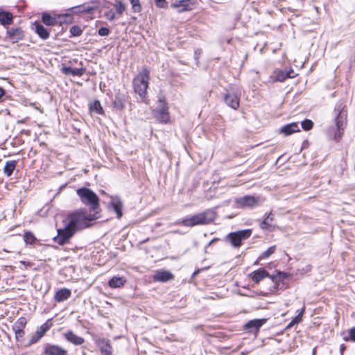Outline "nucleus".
Here are the masks:
<instances>
[{
  "mask_svg": "<svg viewBox=\"0 0 355 355\" xmlns=\"http://www.w3.org/2000/svg\"><path fill=\"white\" fill-rule=\"evenodd\" d=\"M44 355H68L67 351L62 347L47 343L44 347Z\"/></svg>",
  "mask_w": 355,
  "mask_h": 355,
  "instance_id": "14",
  "label": "nucleus"
},
{
  "mask_svg": "<svg viewBox=\"0 0 355 355\" xmlns=\"http://www.w3.org/2000/svg\"><path fill=\"white\" fill-rule=\"evenodd\" d=\"M110 205L112 206V209L116 214L117 218H121L123 214H122V209H123V203L119 198L118 197H112L111 198V202Z\"/></svg>",
  "mask_w": 355,
  "mask_h": 355,
  "instance_id": "18",
  "label": "nucleus"
},
{
  "mask_svg": "<svg viewBox=\"0 0 355 355\" xmlns=\"http://www.w3.org/2000/svg\"><path fill=\"white\" fill-rule=\"evenodd\" d=\"M276 247L275 245H272L267 250L264 251L259 256V259H263L269 257L270 255H272L275 252Z\"/></svg>",
  "mask_w": 355,
  "mask_h": 355,
  "instance_id": "33",
  "label": "nucleus"
},
{
  "mask_svg": "<svg viewBox=\"0 0 355 355\" xmlns=\"http://www.w3.org/2000/svg\"><path fill=\"white\" fill-rule=\"evenodd\" d=\"M266 319H255L249 321L245 327L248 329H254L255 331H258L259 328L266 323Z\"/></svg>",
  "mask_w": 355,
  "mask_h": 355,
  "instance_id": "24",
  "label": "nucleus"
},
{
  "mask_svg": "<svg viewBox=\"0 0 355 355\" xmlns=\"http://www.w3.org/2000/svg\"><path fill=\"white\" fill-rule=\"evenodd\" d=\"M13 22V15L12 13L6 11L0 12V24L3 26L11 25Z\"/></svg>",
  "mask_w": 355,
  "mask_h": 355,
  "instance_id": "23",
  "label": "nucleus"
},
{
  "mask_svg": "<svg viewBox=\"0 0 355 355\" xmlns=\"http://www.w3.org/2000/svg\"><path fill=\"white\" fill-rule=\"evenodd\" d=\"M128 101V96L122 92H118L114 96L113 101V106L118 110H123L125 108V103Z\"/></svg>",
  "mask_w": 355,
  "mask_h": 355,
  "instance_id": "16",
  "label": "nucleus"
},
{
  "mask_svg": "<svg viewBox=\"0 0 355 355\" xmlns=\"http://www.w3.org/2000/svg\"><path fill=\"white\" fill-rule=\"evenodd\" d=\"M168 106L164 100L159 98L157 110H154V116L161 123H167L169 121V112Z\"/></svg>",
  "mask_w": 355,
  "mask_h": 355,
  "instance_id": "6",
  "label": "nucleus"
},
{
  "mask_svg": "<svg viewBox=\"0 0 355 355\" xmlns=\"http://www.w3.org/2000/svg\"><path fill=\"white\" fill-rule=\"evenodd\" d=\"M155 4L158 8H164L166 7V0H155Z\"/></svg>",
  "mask_w": 355,
  "mask_h": 355,
  "instance_id": "42",
  "label": "nucleus"
},
{
  "mask_svg": "<svg viewBox=\"0 0 355 355\" xmlns=\"http://www.w3.org/2000/svg\"><path fill=\"white\" fill-rule=\"evenodd\" d=\"M5 95V90L0 87V99Z\"/></svg>",
  "mask_w": 355,
  "mask_h": 355,
  "instance_id": "45",
  "label": "nucleus"
},
{
  "mask_svg": "<svg viewBox=\"0 0 355 355\" xmlns=\"http://www.w3.org/2000/svg\"><path fill=\"white\" fill-rule=\"evenodd\" d=\"M302 316H301L300 315L297 314V315L295 316V318L292 320V322L289 324V327L293 325V324H297V323L300 322L301 320H302Z\"/></svg>",
  "mask_w": 355,
  "mask_h": 355,
  "instance_id": "43",
  "label": "nucleus"
},
{
  "mask_svg": "<svg viewBox=\"0 0 355 355\" xmlns=\"http://www.w3.org/2000/svg\"><path fill=\"white\" fill-rule=\"evenodd\" d=\"M70 33L73 36H80L83 31L79 26H73L70 28Z\"/></svg>",
  "mask_w": 355,
  "mask_h": 355,
  "instance_id": "38",
  "label": "nucleus"
},
{
  "mask_svg": "<svg viewBox=\"0 0 355 355\" xmlns=\"http://www.w3.org/2000/svg\"><path fill=\"white\" fill-rule=\"evenodd\" d=\"M105 16L110 21H113L116 17L114 12L112 10L106 12L105 13Z\"/></svg>",
  "mask_w": 355,
  "mask_h": 355,
  "instance_id": "40",
  "label": "nucleus"
},
{
  "mask_svg": "<svg viewBox=\"0 0 355 355\" xmlns=\"http://www.w3.org/2000/svg\"><path fill=\"white\" fill-rule=\"evenodd\" d=\"M301 125H302V128L304 130L307 131V130H311L313 128V123L312 121H311L309 119H305L304 121H303L302 122Z\"/></svg>",
  "mask_w": 355,
  "mask_h": 355,
  "instance_id": "37",
  "label": "nucleus"
},
{
  "mask_svg": "<svg viewBox=\"0 0 355 355\" xmlns=\"http://www.w3.org/2000/svg\"><path fill=\"white\" fill-rule=\"evenodd\" d=\"M252 234L250 230H240L235 232H231L228 235V238L230 240L232 245L234 247L238 248L241 246V241L248 239Z\"/></svg>",
  "mask_w": 355,
  "mask_h": 355,
  "instance_id": "7",
  "label": "nucleus"
},
{
  "mask_svg": "<svg viewBox=\"0 0 355 355\" xmlns=\"http://www.w3.org/2000/svg\"><path fill=\"white\" fill-rule=\"evenodd\" d=\"M150 79V71L146 68L143 69L133 80V87L143 101L146 95V90L148 87Z\"/></svg>",
  "mask_w": 355,
  "mask_h": 355,
  "instance_id": "4",
  "label": "nucleus"
},
{
  "mask_svg": "<svg viewBox=\"0 0 355 355\" xmlns=\"http://www.w3.org/2000/svg\"><path fill=\"white\" fill-rule=\"evenodd\" d=\"M76 193L83 204L90 207V209L96 213L99 208V198L91 189L85 187L79 188Z\"/></svg>",
  "mask_w": 355,
  "mask_h": 355,
  "instance_id": "3",
  "label": "nucleus"
},
{
  "mask_svg": "<svg viewBox=\"0 0 355 355\" xmlns=\"http://www.w3.org/2000/svg\"><path fill=\"white\" fill-rule=\"evenodd\" d=\"M225 103L232 109L236 110L239 107V96L234 89H230L224 95Z\"/></svg>",
  "mask_w": 355,
  "mask_h": 355,
  "instance_id": "12",
  "label": "nucleus"
},
{
  "mask_svg": "<svg viewBox=\"0 0 355 355\" xmlns=\"http://www.w3.org/2000/svg\"><path fill=\"white\" fill-rule=\"evenodd\" d=\"M6 37L12 43H17L24 37V33L21 28H10L6 31Z\"/></svg>",
  "mask_w": 355,
  "mask_h": 355,
  "instance_id": "15",
  "label": "nucleus"
},
{
  "mask_svg": "<svg viewBox=\"0 0 355 355\" xmlns=\"http://www.w3.org/2000/svg\"><path fill=\"white\" fill-rule=\"evenodd\" d=\"M295 76V73L293 69L288 71L276 69L270 75V78L273 82H282L288 78H294Z\"/></svg>",
  "mask_w": 355,
  "mask_h": 355,
  "instance_id": "11",
  "label": "nucleus"
},
{
  "mask_svg": "<svg viewBox=\"0 0 355 355\" xmlns=\"http://www.w3.org/2000/svg\"><path fill=\"white\" fill-rule=\"evenodd\" d=\"M14 332L17 340H21L25 334L24 330L14 331Z\"/></svg>",
  "mask_w": 355,
  "mask_h": 355,
  "instance_id": "41",
  "label": "nucleus"
},
{
  "mask_svg": "<svg viewBox=\"0 0 355 355\" xmlns=\"http://www.w3.org/2000/svg\"><path fill=\"white\" fill-rule=\"evenodd\" d=\"M260 198L254 196H245L237 198L234 200V207L236 208H252L259 205Z\"/></svg>",
  "mask_w": 355,
  "mask_h": 355,
  "instance_id": "5",
  "label": "nucleus"
},
{
  "mask_svg": "<svg viewBox=\"0 0 355 355\" xmlns=\"http://www.w3.org/2000/svg\"><path fill=\"white\" fill-rule=\"evenodd\" d=\"M300 128L297 123H291L283 126L280 132L284 134L285 136L291 135L293 133L300 132Z\"/></svg>",
  "mask_w": 355,
  "mask_h": 355,
  "instance_id": "20",
  "label": "nucleus"
},
{
  "mask_svg": "<svg viewBox=\"0 0 355 355\" xmlns=\"http://www.w3.org/2000/svg\"><path fill=\"white\" fill-rule=\"evenodd\" d=\"M216 217V214L214 209H206L202 212L187 216L182 219L178 224H182L185 227H193L196 225H207L213 222Z\"/></svg>",
  "mask_w": 355,
  "mask_h": 355,
  "instance_id": "2",
  "label": "nucleus"
},
{
  "mask_svg": "<svg viewBox=\"0 0 355 355\" xmlns=\"http://www.w3.org/2000/svg\"><path fill=\"white\" fill-rule=\"evenodd\" d=\"M304 310H305V307L304 306L298 314L300 315L301 316H303Z\"/></svg>",
  "mask_w": 355,
  "mask_h": 355,
  "instance_id": "46",
  "label": "nucleus"
},
{
  "mask_svg": "<svg viewBox=\"0 0 355 355\" xmlns=\"http://www.w3.org/2000/svg\"><path fill=\"white\" fill-rule=\"evenodd\" d=\"M126 280L123 277H114L108 282V285L111 288H116L123 286Z\"/></svg>",
  "mask_w": 355,
  "mask_h": 355,
  "instance_id": "27",
  "label": "nucleus"
},
{
  "mask_svg": "<svg viewBox=\"0 0 355 355\" xmlns=\"http://www.w3.org/2000/svg\"><path fill=\"white\" fill-rule=\"evenodd\" d=\"M64 18V15H51L47 12L43 13L42 16V22L46 26L60 25L65 21Z\"/></svg>",
  "mask_w": 355,
  "mask_h": 355,
  "instance_id": "13",
  "label": "nucleus"
},
{
  "mask_svg": "<svg viewBox=\"0 0 355 355\" xmlns=\"http://www.w3.org/2000/svg\"><path fill=\"white\" fill-rule=\"evenodd\" d=\"M98 33L101 36H107L110 33V30L106 27H101L98 29Z\"/></svg>",
  "mask_w": 355,
  "mask_h": 355,
  "instance_id": "39",
  "label": "nucleus"
},
{
  "mask_svg": "<svg viewBox=\"0 0 355 355\" xmlns=\"http://www.w3.org/2000/svg\"><path fill=\"white\" fill-rule=\"evenodd\" d=\"M154 279L157 282H167L173 278L171 272L167 270L157 271L154 277Z\"/></svg>",
  "mask_w": 355,
  "mask_h": 355,
  "instance_id": "22",
  "label": "nucleus"
},
{
  "mask_svg": "<svg viewBox=\"0 0 355 355\" xmlns=\"http://www.w3.org/2000/svg\"><path fill=\"white\" fill-rule=\"evenodd\" d=\"M96 218L95 214H87L85 209L69 214L62 221L64 227L58 230V235L53 239L55 243L60 245L67 243L77 231L88 227Z\"/></svg>",
  "mask_w": 355,
  "mask_h": 355,
  "instance_id": "1",
  "label": "nucleus"
},
{
  "mask_svg": "<svg viewBox=\"0 0 355 355\" xmlns=\"http://www.w3.org/2000/svg\"><path fill=\"white\" fill-rule=\"evenodd\" d=\"M51 326V323L49 320L43 324L40 328H38L35 334L31 337L27 346H31L37 343L50 329Z\"/></svg>",
  "mask_w": 355,
  "mask_h": 355,
  "instance_id": "10",
  "label": "nucleus"
},
{
  "mask_svg": "<svg viewBox=\"0 0 355 355\" xmlns=\"http://www.w3.org/2000/svg\"><path fill=\"white\" fill-rule=\"evenodd\" d=\"M96 345L103 355H111L112 347L109 340L100 338L96 341Z\"/></svg>",
  "mask_w": 355,
  "mask_h": 355,
  "instance_id": "17",
  "label": "nucleus"
},
{
  "mask_svg": "<svg viewBox=\"0 0 355 355\" xmlns=\"http://www.w3.org/2000/svg\"><path fill=\"white\" fill-rule=\"evenodd\" d=\"M17 164V161L16 160L6 161L3 168L4 174L8 177L10 176L12 174L14 170L15 169Z\"/></svg>",
  "mask_w": 355,
  "mask_h": 355,
  "instance_id": "26",
  "label": "nucleus"
},
{
  "mask_svg": "<svg viewBox=\"0 0 355 355\" xmlns=\"http://www.w3.org/2000/svg\"><path fill=\"white\" fill-rule=\"evenodd\" d=\"M71 295V291L69 288H61L56 291L54 299L58 302H62L68 300Z\"/></svg>",
  "mask_w": 355,
  "mask_h": 355,
  "instance_id": "19",
  "label": "nucleus"
},
{
  "mask_svg": "<svg viewBox=\"0 0 355 355\" xmlns=\"http://www.w3.org/2000/svg\"><path fill=\"white\" fill-rule=\"evenodd\" d=\"M273 220V217L271 216L270 213L264 220L261 223L260 227L263 230H268L271 227V222Z\"/></svg>",
  "mask_w": 355,
  "mask_h": 355,
  "instance_id": "32",
  "label": "nucleus"
},
{
  "mask_svg": "<svg viewBox=\"0 0 355 355\" xmlns=\"http://www.w3.org/2000/svg\"><path fill=\"white\" fill-rule=\"evenodd\" d=\"M24 241L27 244H33L35 241V237L31 232H25L24 235Z\"/></svg>",
  "mask_w": 355,
  "mask_h": 355,
  "instance_id": "36",
  "label": "nucleus"
},
{
  "mask_svg": "<svg viewBox=\"0 0 355 355\" xmlns=\"http://www.w3.org/2000/svg\"><path fill=\"white\" fill-rule=\"evenodd\" d=\"M131 5L132 9L135 12H139L141 10V6L139 0H129Z\"/></svg>",
  "mask_w": 355,
  "mask_h": 355,
  "instance_id": "35",
  "label": "nucleus"
},
{
  "mask_svg": "<svg viewBox=\"0 0 355 355\" xmlns=\"http://www.w3.org/2000/svg\"><path fill=\"white\" fill-rule=\"evenodd\" d=\"M350 337H351L352 340L355 341V327L352 328L350 330Z\"/></svg>",
  "mask_w": 355,
  "mask_h": 355,
  "instance_id": "44",
  "label": "nucleus"
},
{
  "mask_svg": "<svg viewBox=\"0 0 355 355\" xmlns=\"http://www.w3.org/2000/svg\"><path fill=\"white\" fill-rule=\"evenodd\" d=\"M89 108L92 112H94L96 114H101L103 113V110L101 107V103L98 101H94L90 105Z\"/></svg>",
  "mask_w": 355,
  "mask_h": 355,
  "instance_id": "31",
  "label": "nucleus"
},
{
  "mask_svg": "<svg viewBox=\"0 0 355 355\" xmlns=\"http://www.w3.org/2000/svg\"><path fill=\"white\" fill-rule=\"evenodd\" d=\"M35 32L43 40H46L49 37V31L41 24L35 26Z\"/></svg>",
  "mask_w": 355,
  "mask_h": 355,
  "instance_id": "29",
  "label": "nucleus"
},
{
  "mask_svg": "<svg viewBox=\"0 0 355 355\" xmlns=\"http://www.w3.org/2000/svg\"><path fill=\"white\" fill-rule=\"evenodd\" d=\"M26 319L24 317L19 318L13 324V331L24 330L26 324Z\"/></svg>",
  "mask_w": 355,
  "mask_h": 355,
  "instance_id": "30",
  "label": "nucleus"
},
{
  "mask_svg": "<svg viewBox=\"0 0 355 355\" xmlns=\"http://www.w3.org/2000/svg\"><path fill=\"white\" fill-rule=\"evenodd\" d=\"M114 8L116 9V12L119 15H122L123 12L125 10V5L121 1H119V0H116V1L114 3Z\"/></svg>",
  "mask_w": 355,
  "mask_h": 355,
  "instance_id": "34",
  "label": "nucleus"
},
{
  "mask_svg": "<svg viewBox=\"0 0 355 355\" xmlns=\"http://www.w3.org/2000/svg\"><path fill=\"white\" fill-rule=\"evenodd\" d=\"M62 72L66 75H72L73 76H81L84 73L83 69L71 68L69 67H65L62 68Z\"/></svg>",
  "mask_w": 355,
  "mask_h": 355,
  "instance_id": "28",
  "label": "nucleus"
},
{
  "mask_svg": "<svg viewBox=\"0 0 355 355\" xmlns=\"http://www.w3.org/2000/svg\"><path fill=\"white\" fill-rule=\"evenodd\" d=\"M64 337L67 341L75 345H80L85 342L83 338L77 336L71 331H67L64 334Z\"/></svg>",
  "mask_w": 355,
  "mask_h": 355,
  "instance_id": "21",
  "label": "nucleus"
},
{
  "mask_svg": "<svg viewBox=\"0 0 355 355\" xmlns=\"http://www.w3.org/2000/svg\"><path fill=\"white\" fill-rule=\"evenodd\" d=\"M148 239H147L146 240L143 241L141 242V243H145V242H146V241H148Z\"/></svg>",
  "mask_w": 355,
  "mask_h": 355,
  "instance_id": "48",
  "label": "nucleus"
},
{
  "mask_svg": "<svg viewBox=\"0 0 355 355\" xmlns=\"http://www.w3.org/2000/svg\"><path fill=\"white\" fill-rule=\"evenodd\" d=\"M251 277H252V280L256 284H258L263 278H265L266 277H269V274L265 270H256V271L253 272L251 274Z\"/></svg>",
  "mask_w": 355,
  "mask_h": 355,
  "instance_id": "25",
  "label": "nucleus"
},
{
  "mask_svg": "<svg viewBox=\"0 0 355 355\" xmlns=\"http://www.w3.org/2000/svg\"><path fill=\"white\" fill-rule=\"evenodd\" d=\"M315 353H316V347L313 348V352H312L313 355H315Z\"/></svg>",
  "mask_w": 355,
  "mask_h": 355,
  "instance_id": "47",
  "label": "nucleus"
},
{
  "mask_svg": "<svg viewBox=\"0 0 355 355\" xmlns=\"http://www.w3.org/2000/svg\"><path fill=\"white\" fill-rule=\"evenodd\" d=\"M334 113L336 116V125L338 131H340V130L343 129V125L345 124L347 117V112L345 110V105H343L342 103H338L335 107Z\"/></svg>",
  "mask_w": 355,
  "mask_h": 355,
  "instance_id": "9",
  "label": "nucleus"
},
{
  "mask_svg": "<svg viewBox=\"0 0 355 355\" xmlns=\"http://www.w3.org/2000/svg\"><path fill=\"white\" fill-rule=\"evenodd\" d=\"M194 0H176L171 4V7L176 9L178 12L191 10L195 5Z\"/></svg>",
  "mask_w": 355,
  "mask_h": 355,
  "instance_id": "8",
  "label": "nucleus"
}]
</instances>
